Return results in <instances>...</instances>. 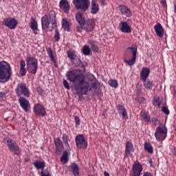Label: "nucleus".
I'll list each match as a JSON object with an SVG mask.
<instances>
[{
  "mask_svg": "<svg viewBox=\"0 0 176 176\" xmlns=\"http://www.w3.org/2000/svg\"><path fill=\"white\" fill-rule=\"evenodd\" d=\"M67 80L70 81L76 94L78 96V100L83 98V95L87 96L89 90H91L90 83L86 81L85 76L78 72L77 69H73L66 73Z\"/></svg>",
  "mask_w": 176,
  "mask_h": 176,
  "instance_id": "nucleus-1",
  "label": "nucleus"
},
{
  "mask_svg": "<svg viewBox=\"0 0 176 176\" xmlns=\"http://www.w3.org/2000/svg\"><path fill=\"white\" fill-rule=\"evenodd\" d=\"M76 20L78 25H76V28L77 32H82V31H86V32H91L96 27V21L94 19H88L86 20L83 14L80 12H78L76 14Z\"/></svg>",
  "mask_w": 176,
  "mask_h": 176,
  "instance_id": "nucleus-2",
  "label": "nucleus"
},
{
  "mask_svg": "<svg viewBox=\"0 0 176 176\" xmlns=\"http://www.w3.org/2000/svg\"><path fill=\"white\" fill-rule=\"evenodd\" d=\"M12 78L10 65L6 61L0 62V83H6Z\"/></svg>",
  "mask_w": 176,
  "mask_h": 176,
  "instance_id": "nucleus-3",
  "label": "nucleus"
},
{
  "mask_svg": "<svg viewBox=\"0 0 176 176\" xmlns=\"http://www.w3.org/2000/svg\"><path fill=\"white\" fill-rule=\"evenodd\" d=\"M3 142L7 145V146H8V149L10 152H12L16 155V156H20V155H21L20 147H19L17 143H16L13 140L6 138L3 139Z\"/></svg>",
  "mask_w": 176,
  "mask_h": 176,
  "instance_id": "nucleus-4",
  "label": "nucleus"
},
{
  "mask_svg": "<svg viewBox=\"0 0 176 176\" xmlns=\"http://www.w3.org/2000/svg\"><path fill=\"white\" fill-rule=\"evenodd\" d=\"M27 69L29 74L35 75L38 71V60L35 57L28 56L26 58Z\"/></svg>",
  "mask_w": 176,
  "mask_h": 176,
  "instance_id": "nucleus-5",
  "label": "nucleus"
},
{
  "mask_svg": "<svg viewBox=\"0 0 176 176\" xmlns=\"http://www.w3.org/2000/svg\"><path fill=\"white\" fill-rule=\"evenodd\" d=\"M73 3L77 10H81L84 13L87 11L90 6L89 0H73Z\"/></svg>",
  "mask_w": 176,
  "mask_h": 176,
  "instance_id": "nucleus-6",
  "label": "nucleus"
},
{
  "mask_svg": "<svg viewBox=\"0 0 176 176\" xmlns=\"http://www.w3.org/2000/svg\"><path fill=\"white\" fill-rule=\"evenodd\" d=\"M155 137L157 141H164L167 137V128L164 126H159L156 128Z\"/></svg>",
  "mask_w": 176,
  "mask_h": 176,
  "instance_id": "nucleus-7",
  "label": "nucleus"
},
{
  "mask_svg": "<svg viewBox=\"0 0 176 176\" xmlns=\"http://www.w3.org/2000/svg\"><path fill=\"white\" fill-rule=\"evenodd\" d=\"M15 92L18 97L24 96V97H30V89L27 87V84L19 83L18 84L16 88L15 89Z\"/></svg>",
  "mask_w": 176,
  "mask_h": 176,
  "instance_id": "nucleus-8",
  "label": "nucleus"
},
{
  "mask_svg": "<svg viewBox=\"0 0 176 176\" xmlns=\"http://www.w3.org/2000/svg\"><path fill=\"white\" fill-rule=\"evenodd\" d=\"M76 145L78 149H86L87 148V142L85 140L83 135L76 136Z\"/></svg>",
  "mask_w": 176,
  "mask_h": 176,
  "instance_id": "nucleus-9",
  "label": "nucleus"
},
{
  "mask_svg": "<svg viewBox=\"0 0 176 176\" xmlns=\"http://www.w3.org/2000/svg\"><path fill=\"white\" fill-rule=\"evenodd\" d=\"M3 25H5L10 30H14L17 27V21L14 18L8 17L3 19Z\"/></svg>",
  "mask_w": 176,
  "mask_h": 176,
  "instance_id": "nucleus-10",
  "label": "nucleus"
},
{
  "mask_svg": "<svg viewBox=\"0 0 176 176\" xmlns=\"http://www.w3.org/2000/svg\"><path fill=\"white\" fill-rule=\"evenodd\" d=\"M126 50H131L132 58L130 60L124 59V61L128 64V65H134V64H135V60L137 59V47H129L126 49Z\"/></svg>",
  "mask_w": 176,
  "mask_h": 176,
  "instance_id": "nucleus-11",
  "label": "nucleus"
},
{
  "mask_svg": "<svg viewBox=\"0 0 176 176\" xmlns=\"http://www.w3.org/2000/svg\"><path fill=\"white\" fill-rule=\"evenodd\" d=\"M47 16L49 21H50L52 25L51 29H50V32H52L54 28H57V23H56V12H54V10H50Z\"/></svg>",
  "mask_w": 176,
  "mask_h": 176,
  "instance_id": "nucleus-12",
  "label": "nucleus"
},
{
  "mask_svg": "<svg viewBox=\"0 0 176 176\" xmlns=\"http://www.w3.org/2000/svg\"><path fill=\"white\" fill-rule=\"evenodd\" d=\"M54 144L56 146L55 153L57 156H60L61 155L63 151H64V146L63 145V142L60 138H56L54 139Z\"/></svg>",
  "mask_w": 176,
  "mask_h": 176,
  "instance_id": "nucleus-13",
  "label": "nucleus"
},
{
  "mask_svg": "<svg viewBox=\"0 0 176 176\" xmlns=\"http://www.w3.org/2000/svg\"><path fill=\"white\" fill-rule=\"evenodd\" d=\"M34 113L37 116H45V115H46V109L41 104H35L34 107Z\"/></svg>",
  "mask_w": 176,
  "mask_h": 176,
  "instance_id": "nucleus-14",
  "label": "nucleus"
},
{
  "mask_svg": "<svg viewBox=\"0 0 176 176\" xmlns=\"http://www.w3.org/2000/svg\"><path fill=\"white\" fill-rule=\"evenodd\" d=\"M118 9L120 13L122 14V16H124V17H131V16H133L131 10L124 5H119Z\"/></svg>",
  "mask_w": 176,
  "mask_h": 176,
  "instance_id": "nucleus-15",
  "label": "nucleus"
},
{
  "mask_svg": "<svg viewBox=\"0 0 176 176\" xmlns=\"http://www.w3.org/2000/svg\"><path fill=\"white\" fill-rule=\"evenodd\" d=\"M19 102L20 106L23 108L25 112H28V111H30V101H28V100L25 99L24 97H20Z\"/></svg>",
  "mask_w": 176,
  "mask_h": 176,
  "instance_id": "nucleus-16",
  "label": "nucleus"
},
{
  "mask_svg": "<svg viewBox=\"0 0 176 176\" xmlns=\"http://www.w3.org/2000/svg\"><path fill=\"white\" fill-rule=\"evenodd\" d=\"M50 23H50V21H49V16H47V14H45L41 18L42 28L45 31V30H49V31L52 30V28L49 27V25H50Z\"/></svg>",
  "mask_w": 176,
  "mask_h": 176,
  "instance_id": "nucleus-17",
  "label": "nucleus"
},
{
  "mask_svg": "<svg viewBox=\"0 0 176 176\" xmlns=\"http://www.w3.org/2000/svg\"><path fill=\"white\" fill-rule=\"evenodd\" d=\"M154 30L155 31L157 36H159V38H162V36H164V29L163 28L162 24L157 23L154 26Z\"/></svg>",
  "mask_w": 176,
  "mask_h": 176,
  "instance_id": "nucleus-18",
  "label": "nucleus"
},
{
  "mask_svg": "<svg viewBox=\"0 0 176 176\" xmlns=\"http://www.w3.org/2000/svg\"><path fill=\"white\" fill-rule=\"evenodd\" d=\"M119 28L121 32H124L125 34H130V32H131V28L129 26V24L127 23V22L122 21L119 24Z\"/></svg>",
  "mask_w": 176,
  "mask_h": 176,
  "instance_id": "nucleus-19",
  "label": "nucleus"
},
{
  "mask_svg": "<svg viewBox=\"0 0 176 176\" xmlns=\"http://www.w3.org/2000/svg\"><path fill=\"white\" fill-rule=\"evenodd\" d=\"M59 6L65 13H69V3H68L67 0H60Z\"/></svg>",
  "mask_w": 176,
  "mask_h": 176,
  "instance_id": "nucleus-20",
  "label": "nucleus"
},
{
  "mask_svg": "<svg viewBox=\"0 0 176 176\" xmlns=\"http://www.w3.org/2000/svg\"><path fill=\"white\" fill-rule=\"evenodd\" d=\"M151 72V70L148 69V67H143L142 69V71L140 72V79L142 81L146 80L148 78V76H149V74Z\"/></svg>",
  "mask_w": 176,
  "mask_h": 176,
  "instance_id": "nucleus-21",
  "label": "nucleus"
},
{
  "mask_svg": "<svg viewBox=\"0 0 176 176\" xmlns=\"http://www.w3.org/2000/svg\"><path fill=\"white\" fill-rule=\"evenodd\" d=\"M131 152H134V147L133 146V143L128 141L126 142L125 146V155L126 156H129V155H131Z\"/></svg>",
  "mask_w": 176,
  "mask_h": 176,
  "instance_id": "nucleus-22",
  "label": "nucleus"
},
{
  "mask_svg": "<svg viewBox=\"0 0 176 176\" xmlns=\"http://www.w3.org/2000/svg\"><path fill=\"white\" fill-rule=\"evenodd\" d=\"M133 176L141 175V171H142V166L141 164H138L133 166Z\"/></svg>",
  "mask_w": 176,
  "mask_h": 176,
  "instance_id": "nucleus-23",
  "label": "nucleus"
},
{
  "mask_svg": "<svg viewBox=\"0 0 176 176\" xmlns=\"http://www.w3.org/2000/svg\"><path fill=\"white\" fill-rule=\"evenodd\" d=\"M91 14H97L100 8H98V4L96 2V0H92L91 3Z\"/></svg>",
  "mask_w": 176,
  "mask_h": 176,
  "instance_id": "nucleus-24",
  "label": "nucleus"
},
{
  "mask_svg": "<svg viewBox=\"0 0 176 176\" xmlns=\"http://www.w3.org/2000/svg\"><path fill=\"white\" fill-rule=\"evenodd\" d=\"M69 167L70 168L69 171H72L74 175H79V167L78 166V164H76V163H72Z\"/></svg>",
  "mask_w": 176,
  "mask_h": 176,
  "instance_id": "nucleus-25",
  "label": "nucleus"
},
{
  "mask_svg": "<svg viewBox=\"0 0 176 176\" xmlns=\"http://www.w3.org/2000/svg\"><path fill=\"white\" fill-rule=\"evenodd\" d=\"M48 54L50 56V60L52 61L55 68H57L58 65H57V61L56 60V58H54V54L53 53V50L52 47H49L47 49Z\"/></svg>",
  "mask_w": 176,
  "mask_h": 176,
  "instance_id": "nucleus-26",
  "label": "nucleus"
},
{
  "mask_svg": "<svg viewBox=\"0 0 176 176\" xmlns=\"http://www.w3.org/2000/svg\"><path fill=\"white\" fill-rule=\"evenodd\" d=\"M118 108L119 113L122 116L123 118L127 119L129 116H127V112H126V109H124V107L123 105L119 104Z\"/></svg>",
  "mask_w": 176,
  "mask_h": 176,
  "instance_id": "nucleus-27",
  "label": "nucleus"
},
{
  "mask_svg": "<svg viewBox=\"0 0 176 176\" xmlns=\"http://www.w3.org/2000/svg\"><path fill=\"white\" fill-rule=\"evenodd\" d=\"M33 165L37 170H43L45 168V162H41L39 160H36L33 162Z\"/></svg>",
  "mask_w": 176,
  "mask_h": 176,
  "instance_id": "nucleus-28",
  "label": "nucleus"
},
{
  "mask_svg": "<svg viewBox=\"0 0 176 176\" xmlns=\"http://www.w3.org/2000/svg\"><path fill=\"white\" fill-rule=\"evenodd\" d=\"M91 47L94 53H98V43L96 41H89V42Z\"/></svg>",
  "mask_w": 176,
  "mask_h": 176,
  "instance_id": "nucleus-29",
  "label": "nucleus"
},
{
  "mask_svg": "<svg viewBox=\"0 0 176 176\" xmlns=\"http://www.w3.org/2000/svg\"><path fill=\"white\" fill-rule=\"evenodd\" d=\"M30 28L32 31H38V23L34 17L30 19Z\"/></svg>",
  "mask_w": 176,
  "mask_h": 176,
  "instance_id": "nucleus-30",
  "label": "nucleus"
},
{
  "mask_svg": "<svg viewBox=\"0 0 176 176\" xmlns=\"http://www.w3.org/2000/svg\"><path fill=\"white\" fill-rule=\"evenodd\" d=\"M144 151H146L148 153H153V147L151 143L145 142L144 144Z\"/></svg>",
  "mask_w": 176,
  "mask_h": 176,
  "instance_id": "nucleus-31",
  "label": "nucleus"
},
{
  "mask_svg": "<svg viewBox=\"0 0 176 176\" xmlns=\"http://www.w3.org/2000/svg\"><path fill=\"white\" fill-rule=\"evenodd\" d=\"M62 28H63L65 31L69 32V23L67 19H63L62 20Z\"/></svg>",
  "mask_w": 176,
  "mask_h": 176,
  "instance_id": "nucleus-32",
  "label": "nucleus"
},
{
  "mask_svg": "<svg viewBox=\"0 0 176 176\" xmlns=\"http://www.w3.org/2000/svg\"><path fill=\"white\" fill-rule=\"evenodd\" d=\"M144 82V86L146 90H152V88L153 87V82L151 80H146Z\"/></svg>",
  "mask_w": 176,
  "mask_h": 176,
  "instance_id": "nucleus-33",
  "label": "nucleus"
},
{
  "mask_svg": "<svg viewBox=\"0 0 176 176\" xmlns=\"http://www.w3.org/2000/svg\"><path fill=\"white\" fill-rule=\"evenodd\" d=\"M60 162L65 164V163H68V152L65 151L63 153V155L60 157Z\"/></svg>",
  "mask_w": 176,
  "mask_h": 176,
  "instance_id": "nucleus-34",
  "label": "nucleus"
},
{
  "mask_svg": "<svg viewBox=\"0 0 176 176\" xmlns=\"http://www.w3.org/2000/svg\"><path fill=\"white\" fill-rule=\"evenodd\" d=\"M141 116L144 119V122H151V117L148 115L145 111L142 110L141 111Z\"/></svg>",
  "mask_w": 176,
  "mask_h": 176,
  "instance_id": "nucleus-35",
  "label": "nucleus"
},
{
  "mask_svg": "<svg viewBox=\"0 0 176 176\" xmlns=\"http://www.w3.org/2000/svg\"><path fill=\"white\" fill-rule=\"evenodd\" d=\"M90 48L87 45H84L82 49V52L85 56H89L90 54Z\"/></svg>",
  "mask_w": 176,
  "mask_h": 176,
  "instance_id": "nucleus-36",
  "label": "nucleus"
},
{
  "mask_svg": "<svg viewBox=\"0 0 176 176\" xmlns=\"http://www.w3.org/2000/svg\"><path fill=\"white\" fill-rule=\"evenodd\" d=\"M63 142L65 143V145L66 146H68V148H69V144H68V141H69V136H68V135L63 133Z\"/></svg>",
  "mask_w": 176,
  "mask_h": 176,
  "instance_id": "nucleus-37",
  "label": "nucleus"
},
{
  "mask_svg": "<svg viewBox=\"0 0 176 176\" xmlns=\"http://www.w3.org/2000/svg\"><path fill=\"white\" fill-rule=\"evenodd\" d=\"M109 85L111 87H114L115 89H116V87H118V81L116 80H110L109 81Z\"/></svg>",
  "mask_w": 176,
  "mask_h": 176,
  "instance_id": "nucleus-38",
  "label": "nucleus"
},
{
  "mask_svg": "<svg viewBox=\"0 0 176 176\" xmlns=\"http://www.w3.org/2000/svg\"><path fill=\"white\" fill-rule=\"evenodd\" d=\"M76 61H77V65L78 67H80V68H82V69L83 71H85L86 70V67H85V65H83V63L82 62V60H80V58H77L76 59Z\"/></svg>",
  "mask_w": 176,
  "mask_h": 176,
  "instance_id": "nucleus-39",
  "label": "nucleus"
},
{
  "mask_svg": "<svg viewBox=\"0 0 176 176\" xmlns=\"http://www.w3.org/2000/svg\"><path fill=\"white\" fill-rule=\"evenodd\" d=\"M76 56V55H75V54H74V52L68 51L67 52V57H69V58L71 60V61H74V60H75V57Z\"/></svg>",
  "mask_w": 176,
  "mask_h": 176,
  "instance_id": "nucleus-40",
  "label": "nucleus"
},
{
  "mask_svg": "<svg viewBox=\"0 0 176 176\" xmlns=\"http://www.w3.org/2000/svg\"><path fill=\"white\" fill-rule=\"evenodd\" d=\"M54 40L55 42H58V41H60V33L58 32V29L55 30Z\"/></svg>",
  "mask_w": 176,
  "mask_h": 176,
  "instance_id": "nucleus-41",
  "label": "nucleus"
},
{
  "mask_svg": "<svg viewBox=\"0 0 176 176\" xmlns=\"http://www.w3.org/2000/svg\"><path fill=\"white\" fill-rule=\"evenodd\" d=\"M63 86L67 90H70L71 89V87L69 86V83H68V81H67V80L65 79H63Z\"/></svg>",
  "mask_w": 176,
  "mask_h": 176,
  "instance_id": "nucleus-42",
  "label": "nucleus"
},
{
  "mask_svg": "<svg viewBox=\"0 0 176 176\" xmlns=\"http://www.w3.org/2000/svg\"><path fill=\"white\" fill-rule=\"evenodd\" d=\"M153 105H154V107H160V99L157 98V99L153 100Z\"/></svg>",
  "mask_w": 176,
  "mask_h": 176,
  "instance_id": "nucleus-43",
  "label": "nucleus"
},
{
  "mask_svg": "<svg viewBox=\"0 0 176 176\" xmlns=\"http://www.w3.org/2000/svg\"><path fill=\"white\" fill-rule=\"evenodd\" d=\"M41 176H50V173H49V170L47 169H42V171L41 172Z\"/></svg>",
  "mask_w": 176,
  "mask_h": 176,
  "instance_id": "nucleus-44",
  "label": "nucleus"
},
{
  "mask_svg": "<svg viewBox=\"0 0 176 176\" xmlns=\"http://www.w3.org/2000/svg\"><path fill=\"white\" fill-rule=\"evenodd\" d=\"M20 75L21 76H25V74H27V70L25 69V67L20 68Z\"/></svg>",
  "mask_w": 176,
  "mask_h": 176,
  "instance_id": "nucleus-45",
  "label": "nucleus"
},
{
  "mask_svg": "<svg viewBox=\"0 0 176 176\" xmlns=\"http://www.w3.org/2000/svg\"><path fill=\"white\" fill-rule=\"evenodd\" d=\"M162 111L165 115H170V111H168V109L166 107H162Z\"/></svg>",
  "mask_w": 176,
  "mask_h": 176,
  "instance_id": "nucleus-46",
  "label": "nucleus"
},
{
  "mask_svg": "<svg viewBox=\"0 0 176 176\" xmlns=\"http://www.w3.org/2000/svg\"><path fill=\"white\" fill-rule=\"evenodd\" d=\"M152 122L154 123V126H157L159 123H160V121L156 118H151Z\"/></svg>",
  "mask_w": 176,
  "mask_h": 176,
  "instance_id": "nucleus-47",
  "label": "nucleus"
},
{
  "mask_svg": "<svg viewBox=\"0 0 176 176\" xmlns=\"http://www.w3.org/2000/svg\"><path fill=\"white\" fill-rule=\"evenodd\" d=\"M74 119H75L76 126H79V124H80V119L79 118V116H75Z\"/></svg>",
  "mask_w": 176,
  "mask_h": 176,
  "instance_id": "nucleus-48",
  "label": "nucleus"
},
{
  "mask_svg": "<svg viewBox=\"0 0 176 176\" xmlns=\"http://www.w3.org/2000/svg\"><path fill=\"white\" fill-rule=\"evenodd\" d=\"M138 102H139V104H144V102H145V98H144V97L139 98Z\"/></svg>",
  "mask_w": 176,
  "mask_h": 176,
  "instance_id": "nucleus-49",
  "label": "nucleus"
},
{
  "mask_svg": "<svg viewBox=\"0 0 176 176\" xmlns=\"http://www.w3.org/2000/svg\"><path fill=\"white\" fill-rule=\"evenodd\" d=\"M20 68H25V61H24V60H21L20 62Z\"/></svg>",
  "mask_w": 176,
  "mask_h": 176,
  "instance_id": "nucleus-50",
  "label": "nucleus"
},
{
  "mask_svg": "<svg viewBox=\"0 0 176 176\" xmlns=\"http://www.w3.org/2000/svg\"><path fill=\"white\" fill-rule=\"evenodd\" d=\"M97 83H98L97 80H94V82H91V87H93V88L97 87Z\"/></svg>",
  "mask_w": 176,
  "mask_h": 176,
  "instance_id": "nucleus-51",
  "label": "nucleus"
},
{
  "mask_svg": "<svg viewBox=\"0 0 176 176\" xmlns=\"http://www.w3.org/2000/svg\"><path fill=\"white\" fill-rule=\"evenodd\" d=\"M37 92L38 94L42 95V94H43V89H42V88H41V87H38Z\"/></svg>",
  "mask_w": 176,
  "mask_h": 176,
  "instance_id": "nucleus-52",
  "label": "nucleus"
},
{
  "mask_svg": "<svg viewBox=\"0 0 176 176\" xmlns=\"http://www.w3.org/2000/svg\"><path fill=\"white\" fill-rule=\"evenodd\" d=\"M141 91H142L141 88H137L136 94H138V96H141Z\"/></svg>",
  "mask_w": 176,
  "mask_h": 176,
  "instance_id": "nucleus-53",
  "label": "nucleus"
},
{
  "mask_svg": "<svg viewBox=\"0 0 176 176\" xmlns=\"http://www.w3.org/2000/svg\"><path fill=\"white\" fill-rule=\"evenodd\" d=\"M143 176H153V175L149 172H144Z\"/></svg>",
  "mask_w": 176,
  "mask_h": 176,
  "instance_id": "nucleus-54",
  "label": "nucleus"
},
{
  "mask_svg": "<svg viewBox=\"0 0 176 176\" xmlns=\"http://www.w3.org/2000/svg\"><path fill=\"white\" fill-rule=\"evenodd\" d=\"M161 3L163 6V8H164L165 6H167V4L166 3V1H164V0H162Z\"/></svg>",
  "mask_w": 176,
  "mask_h": 176,
  "instance_id": "nucleus-55",
  "label": "nucleus"
},
{
  "mask_svg": "<svg viewBox=\"0 0 176 176\" xmlns=\"http://www.w3.org/2000/svg\"><path fill=\"white\" fill-rule=\"evenodd\" d=\"M102 115L103 116H104V118H107L108 116V115H107V110L103 111Z\"/></svg>",
  "mask_w": 176,
  "mask_h": 176,
  "instance_id": "nucleus-56",
  "label": "nucleus"
},
{
  "mask_svg": "<svg viewBox=\"0 0 176 176\" xmlns=\"http://www.w3.org/2000/svg\"><path fill=\"white\" fill-rule=\"evenodd\" d=\"M104 176H110V175H109V173H108V172H107V171H104Z\"/></svg>",
  "mask_w": 176,
  "mask_h": 176,
  "instance_id": "nucleus-57",
  "label": "nucleus"
},
{
  "mask_svg": "<svg viewBox=\"0 0 176 176\" xmlns=\"http://www.w3.org/2000/svg\"><path fill=\"white\" fill-rule=\"evenodd\" d=\"M172 153H173L174 156H176V149L174 148V150H173Z\"/></svg>",
  "mask_w": 176,
  "mask_h": 176,
  "instance_id": "nucleus-58",
  "label": "nucleus"
},
{
  "mask_svg": "<svg viewBox=\"0 0 176 176\" xmlns=\"http://www.w3.org/2000/svg\"><path fill=\"white\" fill-rule=\"evenodd\" d=\"M174 12L176 13V4L174 5Z\"/></svg>",
  "mask_w": 176,
  "mask_h": 176,
  "instance_id": "nucleus-59",
  "label": "nucleus"
},
{
  "mask_svg": "<svg viewBox=\"0 0 176 176\" xmlns=\"http://www.w3.org/2000/svg\"><path fill=\"white\" fill-rule=\"evenodd\" d=\"M25 162H28V160L25 159Z\"/></svg>",
  "mask_w": 176,
  "mask_h": 176,
  "instance_id": "nucleus-60",
  "label": "nucleus"
},
{
  "mask_svg": "<svg viewBox=\"0 0 176 176\" xmlns=\"http://www.w3.org/2000/svg\"><path fill=\"white\" fill-rule=\"evenodd\" d=\"M102 5H104V0H102Z\"/></svg>",
  "mask_w": 176,
  "mask_h": 176,
  "instance_id": "nucleus-61",
  "label": "nucleus"
},
{
  "mask_svg": "<svg viewBox=\"0 0 176 176\" xmlns=\"http://www.w3.org/2000/svg\"><path fill=\"white\" fill-rule=\"evenodd\" d=\"M1 94H2V97H3V96H4L5 94H2V93H1Z\"/></svg>",
  "mask_w": 176,
  "mask_h": 176,
  "instance_id": "nucleus-62",
  "label": "nucleus"
}]
</instances>
